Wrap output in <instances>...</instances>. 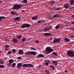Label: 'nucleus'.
<instances>
[{
    "label": "nucleus",
    "instance_id": "obj_1",
    "mask_svg": "<svg viewBox=\"0 0 74 74\" xmlns=\"http://www.w3.org/2000/svg\"><path fill=\"white\" fill-rule=\"evenodd\" d=\"M22 63H19L17 64V67L18 69H21V66L22 67H34V66L31 64H25L23 65Z\"/></svg>",
    "mask_w": 74,
    "mask_h": 74
},
{
    "label": "nucleus",
    "instance_id": "obj_2",
    "mask_svg": "<svg viewBox=\"0 0 74 74\" xmlns=\"http://www.w3.org/2000/svg\"><path fill=\"white\" fill-rule=\"evenodd\" d=\"M22 5L21 4H14L12 8V10H18L22 7Z\"/></svg>",
    "mask_w": 74,
    "mask_h": 74
},
{
    "label": "nucleus",
    "instance_id": "obj_3",
    "mask_svg": "<svg viewBox=\"0 0 74 74\" xmlns=\"http://www.w3.org/2000/svg\"><path fill=\"white\" fill-rule=\"evenodd\" d=\"M67 55L69 57L73 58L74 57V51H67Z\"/></svg>",
    "mask_w": 74,
    "mask_h": 74
},
{
    "label": "nucleus",
    "instance_id": "obj_4",
    "mask_svg": "<svg viewBox=\"0 0 74 74\" xmlns=\"http://www.w3.org/2000/svg\"><path fill=\"white\" fill-rule=\"evenodd\" d=\"M46 49V52L47 53H51L53 51V50L51 49V48L50 47H47Z\"/></svg>",
    "mask_w": 74,
    "mask_h": 74
},
{
    "label": "nucleus",
    "instance_id": "obj_5",
    "mask_svg": "<svg viewBox=\"0 0 74 74\" xmlns=\"http://www.w3.org/2000/svg\"><path fill=\"white\" fill-rule=\"evenodd\" d=\"M30 54V55H34L36 54H37V52H36V51H29L27 52H25V55L26 56H28V55Z\"/></svg>",
    "mask_w": 74,
    "mask_h": 74
},
{
    "label": "nucleus",
    "instance_id": "obj_6",
    "mask_svg": "<svg viewBox=\"0 0 74 74\" xmlns=\"http://www.w3.org/2000/svg\"><path fill=\"white\" fill-rule=\"evenodd\" d=\"M30 26V25L28 23H24L21 26V27L22 29H24L26 27H29Z\"/></svg>",
    "mask_w": 74,
    "mask_h": 74
},
{
    "label": "nucleus",
    "instance_id": "obj_7",
    "mask_svg": "<svg viewBox=\"0 0 74 74\" xmlns=\"http://www.w3.org/2000/svg\"><path fill=\"white\" fill-rule=\"evenodd\" d=\"M53 38V40H54L53 41V43H56V42L59 43V42L61 41L60 39H56V38Z\"/></svg>",
    "mask_w": 74,
    "mask_h": 74
},
{
    "label": "nucleus",
    "instance_id": "obj_8",
    "mask_svg": "<svg viewBox=\"0 0 74 74\" xmlns=\"http://www.w3.org/2000/svg\"><path fill=\"white\" fill-rule=\"evenodd\" d=\"M69 6H70V5H69V4L68 3H66L64 5V8L66 9L69 8Z\"/></svg>",
    "mask_w": 74,
    "mask_h": 74
},
{
    "label": "nucleus",
    "instance_id": "obj_9",
    "mask_svg": "<svg viewBox=\"0 0 74 74\" xmlns=\"http://www.w3.org/2000/svg\"><path fill=\"white\" fill-rule=\"evenodd\" d=\"M43 34L45 36H51L52 35V34L48 33H44Z\"/></svg>",
    "mask_w": 74,
    "mask_h": 74
},
{
    "label": "nucleus",
    "instance_id": "obj_10",
    "mask_svg": "<svg viewBox=\"0 0 74 74\" xmlns=\"http://www.w3.org/2000/svg\"><path fill=\"white\" fill-rule=\"evenodd\" d=\"M38 18V17L37 16H34L32 18V19L34 21H37V19H38V18Z\"/></svg>",
    "mask_w": 74,
    "mask_h": 74
},
{
    "label": "nucleus",
    "instance_id": "obj_11",
    "mask_svg": "<svg viewBox=\"0 0 74 74\" xmlns=\"http://www.w3.org/2000/svg\"><path fill=\"white\" fill-rule=\"evenodd\" d=\"M18 53L20 55H23L24 53L23 52V51L22 50H18Z\"/></svg>",
    "mask_w": 74,
    "mask_h": 74
},
{
    "label": "nucleus",
    "instance_id": "obj_12",
    "mask_svg": "<svg viewBox=\"0 0 74 74\" xmlns=\"http://www.w3.org/2000/svg\"><path fill=\"white\" fill-rule=\"evenodd\" d=\"M12 41H14L15 43H17V42H18V39L16 38H13L12 39Z\"/></svg>",
    "mask_w": 74,
    "mask_h": 74
},
{
    "label": "nucleus",
    "instance_id": "obj_13",
    "mask_svg": "<svg viewBox=\"0 0 74 74\" xmlns=\"http://www.w3.org/2000/svg\"><path fill=\"white\" fill-rule=\"evenodd\" d=\"M60 26H61L60 24H58L56 26L55 28L56 29H59V27H60Z\"/></svg>",
    "mask_w": 74,
    "mask_h": 74
},
{
    "label": "nucleus",
    "instance_id": "obj_14",
    "mask_svg": "<svg viewBox=\"0 0 74 74\" xmlns=\"http://www.w3.org/2000/svg\"><path fill=\"white\" fill-rule=\"evenodd\" d=\"M64 40L65 42H70V40L69 39L67 38H65L64 39Z\"/></svg>",
    "mask_w": 74,
    "mask_h": 74
},
{
    "label": "nucleus",
    "instance_id": "obj_15",
    "mask_svg": "<svg viewBox=\"0 0 74 74\" xmlns=\"http://www.w3.org/2000/svg\"><path fill=\"white\" fill-rule=\"evenodd\" d=\"M74 3V0H70V4L71 5H73Z\"/></svg>",
    "mask_w": 74,
    "mask_h": 74
},
{
    "label": "nucleus",
    "instance_id": "obj_16",
    "mask_svg": "<svg viewBox=\"0 0 74 74\" xmlns=\"http://www.w3.org/2000/svg\"><path fill=\"white\" fill-rule=\"evenodd\" d=\"M52 63L53 64H55V65H58V62L56 61H53Z\"/></svg>",
    "mask_w": 74,
    "mask_h": 74
},
{
    "label": "nucleus",
    "instance_id": "obj_17",
    "mask_svg": "<svg viewBox=\"0 0 74 74\" xmlns=\"http://www.w3.org/2000/svg\"><path fill=\"white\" fill-rule=\"evenodd\" d=\"M38 57H40V58H42V57H45V56L43 54H40L38 55L37 56Z\"/></svg>",
    "mask_w": 74,
    "mask_h": 74
},
{
    "label": "nucleus",
    "instance_id": "obj_18",
    "mask_svg": "<svg viewBox=\"0 0 74 74\" xmlns=\"http://www.w3.org/2000/svg\"><path fill=\"white\" fill-rule=\"evenodd\" d=\"M20 19V17H17L15 18H14V21H18V20H19V19Z\"/></svg>",
    "mask_w": 74,
    "mask_h": 74
},
{
    "label": "nucleus",
    "instance_id": "obj_19",
    "mask_svg": "<svg viewBox=\"0 0 74 74\" xmlns=\"http://www.w3.org/2000/svg\"><path fill=\"white\" fill-rule=\"evenodd\" d=\"M14 62V60L12 59L9 60V62L10 64H12Z\"/></svg>",
    "mask_w": 74,
    "mask_h": 74
},
{
    "label": "nucleus",
    "instance_id": "obj_20",
    "mask_svg": "<svg viewBox=\"0 0 74 74\" xmlns=\"http://www.w3.org/2000/svg\"><path fill=\"white\" fill-rule=\"evenodd\" d=\"M5 19V17L4 16H0V21H1L2 19Z\"/></svg>",
    "mask_w": 74,
    "mask_h": 74
},
{
    "label": "nucleus",
    "instance_id": "obj_21",
    "mask_svg": "<svg viewBox=\"0 0 74 74\" xmlns=\"http://www.w3.org/2000/svg\"><path fill=\"white\" fill-rule=\"evenodd\" d=\"M45 72L47 74H51V73L49 70H45Z\"/></svg>",
    "mask_w": 74,
    "mask_h": 74
},
{
    "label": "nucleus",
    "instance_id": "obj_22",
    "mask_svg": "<svg viewBox=\"0 0 74 74\" xmlns=\"http://www.w3.org/2000/svg\"><path fill=\"white\" fill-rule=\"evenodd\" d=\"M21 3H22L26 4L27 3V0H24V1H22Z\"/></svg>",
    "mask_w": 74,
    "mask_h": 74
},
{
    "label": "nucleus",
    "instance_id": "obj_23",
    "mask_svg": "<svg viewBox=\"0 0 74 74\" xmlns=\"http://www.w3.org/2000/svg\"><path fill=\"white\" fill-rule=\"evenodd\" d=\"M59 15L58 14H55L53 16L52 18H56V17H57V16H59Z\"/></svg>",
    "mask_w": 74,
    "mask_h": 74
},
{
    "label": "nucleus",
    "instance_id": "obj_24",
    "mask_svg": "<svg viewBox=\"0 0 74 74\" xmlns=\"http://www.w3.org/2000/svg\"><path fill=\"white\" fill-rule=\"evenodd\" d=\"M26 38L25 37H23V39H21L22 42H24L26 41Z\"/></svg>",
    "mask_w": 74,
    "mask_h": 74
},
{
    "label": "nucleus",
    "instance_id": "obj_25",
    "mask_svg": "<svg viewBox=\"0 0 74 74\" xmlns=\"http://www.w3.org/2000/svg\"><path fill=\"white\" fill-rule=\"evenodd\" d=\"M49 67H50L51 68H52L53 70H54L55 69V67L54 66L52 65H50Z\"/></svg>",
    "mask_w": 74,
    "mask_h": 74
},
{
    "label": "nucleus",
    "instance_id": "obj_26",
    "mask_svg": "<svg viewBox=\"0 0 74 74\" xmlns=\"http://www.w3.org/2000/svg\"><path fill=\"white\" fill-rule=\"evenodd\" d=\"M16 49H12V52H13V53H16Z\"/></svg>",
    "mask_w": 74,
    "mask_h": 74
},
{
    "label": "nucleus",
    "instance_id": "obj_27",
    "mask_svg": "<svg viewBox=\"0 0 74 74\" xmlns=\"http://www.w3.org/2000/svg\"><path fill=\"white\" fill-rule=\"evenodd\" d=\"M22 36L21 35H19L16 36L17 38H22Z\"/></svg>",
    "mask_w": 74,
    "mask_h": 74
},
{
    "label": "nucleus",
    "instance_id": "obj_28",
    "mask_svg": "<svg viewBox=\"0 0 74 74\" xmlns=\"http://www.w3.org/2000/svg\"><path fill=\"white\" fill-rule=\"evenodd\" d=\"M52 54L53 55H55V56H58V54L57 53L55 52H53L52 53Z\"/></svg>",
    "mask_w": 74,
    "mask_h": 74
},
{
    "label": "nucleus",
    "instance_id": "obj_29",
    "mask_svg": "<svg viewBox=\"0 0 74 74\" xmlns=\"http://www.w3.org/2000/svg\"><path fill=\"white\" fill-rule=\"evenodd\" d=\"M15 65H16V64L15 63H13L12 64V67H15Z\"/></svg>",
    "mask_w": 74,
    "mask_h": 74
},
{
    "label": "nucleus",
    "instance_id": "obj_30",
    "mask_svg": "<svg viewBox=\"0 0 74 74\" xmlns=\"http://www.w3.org/2000/svg\"><path fill=\"white\" fill-rule=\"evenodd\" d=\"M30 49L31 50H34V51H37V50H36L35 48L31 47H30Z\"/></svg>",
    "mask_w": 74,
    "mask_h": 74
},
{
    "label": "nucleus",
    "instance_id": "obj_31",
    "mask_svg": "<svg viewBox=\"0 0 74 74\" xmlns=\"http://www.w3.org/2000/svg\"><path fill=\"white\" fill-rule=\"evenodd\" d=\"M15 12H14V11H12L10 12V14H12L13 15H15Z\"/></svg>",
    "mask_w": 74,
    "mask_h": 74
},
{
    "label": "nucleus",
    "instance_id": "obj_32",
    "mask_svg": "<svg viewBox=\"0 0 74 74\" xmlns=\"http://www.w3.org/2000/svg\"><path fill=\"white\" fill-rule=\"evenodd\" d=\"M5 67V66L0 65V68H3Z\"/></svg>",
    "mask_w": 74,
    "mask_h": 74
},
{
    "label": "nucleus",
    "instance_id": "obj_33",
    "mask_svg": "<svg viewBox=\"0 0 74 74\" xmlns=\"http://www.w3.org/2000/svg\"><path fill=\"white\" fill-rule=\"evenodd\" d=\"M5 47L6 48H10V46H8L7 45H5Z\"/></svg>",
    "mask_w": 74,
    "mask_h": 74
},
{
    "label": "nucleus",
    "instance_id": "obj_34",
    "mask_svg": "<svg viewBox=\"0 0 74 74\" xmlns=\"http://www.w3.org/2000/svg\"><path fill=\"white\" fill-rule=\"evenodd\" d=\"M4 61L3 60H1L0 61V64H4Z\"/></svg>",
    "mask_w": 74,
    "mask_h": 74
},
{
    "label": "nucleus",
    "instance_id": "obj_35",
    "mask_svg": "<svg viewBox=\"0 0 74 74\" xmlns=\"http://www.w3.org/2000/svg\"><path fill=\"white\" fill-rule=\"evenodd\" d=\"M54 3H55V2H54V1H51L50 2V4H51V5L53 4H54Z\"/></svg>",
    "mask_w": 74,
    "mask_h": 74
},
{
    "label": "nucleus",
    "instance_id": "obj_36",
    "mask_svg": "<svg viewBox=\"0 0 74 74\" xmlns=\"http://www.w3.org/2000/svg\"><path fill=\"white\" fill-rule=\"evenodd\" d=\"M56 11H58V10H60V8H57L55 9Z\"/></svg>",
    "mask_w": 74,
    "mask_h": 74
},
{
    "label": "nucleus",
    "instance_id": "obj_37",
    "mask_svg": "<svg viewBox=\"0 0 74 74\" xmlns=\"http://www.w3.org/2000/svg\"><path fill=\"white\" fill-rule=\"evenodd\" d=\"M43 20L39 21L37 22V23H40V22H43Z\"/></svg>",
    "mask_w": 74,
    "mask_h": 74
},
{
    "label": "nucleus",
    "instance_id": "obj_38",
    "mask_svg": "<svg viewBox=\"0 0 74 74\" xmlns=\"http://www.w3.org/2000/svg\"><path fill=\"white\" fill-rule=\"evenodd\" d=\"M15 14H14V15H16V16H18V15H19V14H18V13H17L16 12H15Z\"/></svg>",
    "mask_w": 74,
    "mask_h": 74
},
{
    "label": "nucleus",
    "instance_id": "obj_39",
    "mask_svg": "<svg viewBox=\"0 0 74 74\" xmlns=\"http://www.w3.org/2000/svg\"><path fill=\"white\" fill-rule=\"evenodd\" d=\"M43 30L45 31V32H47V28H46L45 29H43Z\"/></svg>",
    "mask_w": 74,
    "mask_h": 74
},
{
    "label": "nucleus",
    "instance_id": "obj_40",
    "mask_svg": "<svg viewBox=\"0 0 74 74\" xmlns=\"http://www.w3.org/2000/svg\"><path fill=\"white\" fill-rule=\"evenodd\" d=\"M8 55H9V54L10 55V54H11V51H8Z\"/></svg>",
    "mask_w": 74,
    "mask_h": 74
},
{
    "label": "nucleus",
    "instance_id": "obj_41",
    "mask_svg": "<svg viewBox=\"0 0 74 74\" xmlns=\"http://www.w3.org/2000/svg\"><path fill=\"white\" fill-rule=\"evenodd\" d=\"M45 64L46 66H48V65L49 64V63H48V62H46L45 63Z\"/></svg>",
    "mask_w": 74,
    "mask_h": 74
},
{
    "label": "nucleus",
    "instance_id": "obj_42",
    "mask_svg": "<svg viewBox=\"0 0 74 74\" xmlns=\"http://www.w3.org/2000/svg\"><path fill=\"white\" fill-rule=\"evenodd\" d=\"M7 65L8 66H11V64H10V63H8L7 64Z\"/></svg>",
    "mask_w": 74,
    "mask_h": 74
},
{
    "label": "nucleus",
    "instance_id": "obj_43",
    "mask_svg": "<svg viewBox=\"0 0 74 74\" xmlns=\"http://www.w3.org/2000/svg\"><path fill=\"white\" fill-rule=\"evenodd\" d=\"M35 42H36V43H39V41H38V40H35Z\"/></svg>",
    "mask_w": 74,
    "mask_h": 74
},
{
    "label": "nucleus",
    "instance_id": "obj_44",
    "mask_svg": "<svg viewBox=\"0 0 74 74\" xmlns=\"http://www.w3.org/2000/svg\"><path fill=\"white\" fill-rule=\"evenodd\" d=\"M71 18H74V14H73L71 16Z\"/></svg>",
    "mask_w": 74,
    "mask_h": 74
},
{
    "label": "nucleus",
    "instance_id": "obj_45",
    "mask_svg": "<svg viewBox=\"0 0 74 74\" xmlns=\"http://www.w3.org/2000/svg\"><path fill=\"white\" fill-rule=\"evenodd\" d=\"M22 59V58H21V57H18V59Z\"/></svg>",
    "mask_w": 74,
    "mask_h": 74
},
{
    "label": "nucleus",
    "instance_id": "obj_46",
    "mask_svg": "<svg viewBox=\"0 0 74 74\" xmlns=\"http://www.w3.org/2000/svg\"><path fill=\"white\" fill-rule=\"evenodd\" d=\"M70 37H73L74 38V35H72L69 36Z\"/></svg>",
    "mask_w": 74,
    "mask_h": 74
},
{
    "label": "nucleus",
    "instance_id": "obj_47",
    "mask_svg": "<svg viewBox=\"0 0 74 74\" xmlns=\"http://www.w3.org/2000/svg\"><path fill=\"white\" fill-rule=\"evenodd\" d=\"M42 65H39L38 66V67H39V68H41L42 67Z\"/></svg>",
    "mask_w": 74,
    "mask_h": 74
},
{
    "label": "nucleus",
    "instance_id": "obj_48",
    "mask_svg": "<svg viewBox=\"0 0 74 74\" xmlns=\"http://www.w3.org/2000/svg\"><path fill=\"white\" fill-rule=\"evenodd\" d=\"M47 62L48 63H50L51 62V61H50L49 60H47Z\"/></svg>",
    "mask_w": 74,
    "mask_h": 74
},
{
    "label": "nucleus",
    "instance_id": "obj_49",
    "mask_svg": "<svg viewBox=\"0 0 74 74\" xmlns=\"http://www.w3.org/2000/svg\"><path fill=\"white\" fill-rule=\"evenodd\" d=\"M49 29H52V26H50L49 27Z\"/></svg>",
    "mask_w": 74,
    "mask_h": 74
},
{
    "label": "nucleus",
    "instance_id": "obj_50",
    "mask_svg": "<svg viewBox=\"0 0 74 74\" xmlns=\"http://www.w3.org/2000/svg\"><path fill=\"white\" fill-rule=\"evenodd\" d=\"M47 29V30L48 31V30H49V28H46Z\"/></svg>",
    "mask_w": 74,
    "mask_h": 74
},
{
    "label": "nucleus",
    "instance_id": "obj_51",
    "mask_svg": "<svg viewBox=\"0 0 74 74\" xmlns=\"http://www.w3.org/2000/svg\"><path fill=\"white\" fill-rule=\"evenodd\" d=\"M50 9L51 10H53V8H50Z\"/></svg>",
    "mask_w": 74,
    "mask_h": 74
},
{
    "label": "nucleus",
    "instance_id": "obj_52",
    "mask_svg": "<svg viewBox=\"0 0 74 74\" xmlns=\"http://www.w3.org/2000/svg\"><path fill=\"white\" fill-rule=\"evenodd\" d=\"M8 49H7L6 48H5V51H8Z\"/></svg>",
    "mask_w": 74,
    "mask_h": 74
},
{
    "label": "nucleus",
    "instance_id": "obj_53",
    "mask_svg": "<svg viewBox=\"0 0 74 74\" xmlns=\"http://www.w3.org/2000/svg\"><path fill=\"white\" fill-rule=\"evenodd\" d=\"M71 24L73 25H74V21L72 22Z\"/></svg>",
    "mask_w": 74,
    "mask_h": 74
},
{
    "label": "nucleus",
    "instance_id": "obj_54",
    "mask_svg": "<svg viewBox=\"0 0 74 74\" xmlns=\"http://www.w3.org/2000/svg\"><path fill=\"white\" fill-rule=\"evenodd\" d=\"M25 12V10H22V12Z\"/></svg>",
    "mask_w": 74,
    "mask_h": 74
},
{
    "label": "nucleus",
    "instance_id": "obj_55",
    "mask_svg": "<svg viewBox=\"0 0 74 74\" xmlns=\"http://www.w3.org/2000/svg\"><path fill=\"white\" fill-rule=\"evenodd\" d=\"M67 71H67V70H65V73H67Z\"/></svg>",
    "mask_w": 74,
    "mask_h": 74
},
{
    "label": "nucleus",
    "instance_id": "obj_56",
    "mask_svg": "<svg viewBox=\"0 0 74 74\" xmlns=\"http://www.w3.org/2000/svg\"><path fill=\"white\" fill-rule=\"evenodd\" d=\"M50 40H51V41H52V38H50Z\"/></svg>",
    "mask_w": 74,
    "mask_h": 74
},
{
    "label": "nucleus",
    "instance_id": "obj_57",
    "mask_svg": "<svg viewBox=\"0 0 74 74\" xmlns=\"http://www.w3.org/2000/svg\"><path fill=\"white\" fill-rule=\"evenodd\" d=\"M2 1H0V3H2Z\"/></svg>",
    "mask_w": 74,
    "mask_h": 74
},
{
    "label": "nucleus",
    "instance_id": "obj_58",
    "mask_svg": "<svg viewBox=\"0 0 74 74\" xmlns=\"http://www.w3.org/2000/svg\"><path fill=\"white\" fill-rule=\"evenodd\" d=\"M47 61V60H45L44 61L45 62H46Z\"/></svg>",
    "mask_w": 74,
    "mask_h": 74
},
{
    "label": "nucleus",
    "instance_id": "obj_59",
    "mask_svg": "<svg viewBox=\"0 0 74 74\" xmlns=\"http://www.w3.org/2000/svg\"><path fill=\"white\" fill-rule=\"evenodd\" d=\"M1 52H2L1 50H0V53H1Z\"/></svg>",
    "mask_w": 74,
    "mask_h": 74
},
{
    "label": "nucleus",
    "instance_id": "obj_60",
    "mask_svg": "<svg viewBox=\"0 0 74 74\" xmlns=\"http://www.w3.org/2000/svg\"><path fill=\"white\" fill-rule=\"evenodd\" d=\"M48 40L49 41V40H50V39H48Z\"/></svg>",
    "mask_w": 74,
    "mask_h": 74
},
{
    "label": "nucleus",
    "instance_id": "obj_61",
    "mask_svg": "<svg viewBox=\"0 0 74 74\" xmlns=\"http://www.w3.org/2000/svg\"><path fill=\"white\" fill-rule=\"evenodd\" d=\"M1 21H1V20H0V22H1Z\"/></svg>",
    "mask_w": 74,
    "mask_h": 74
},
{
    "label": "nucleus",
    "instance_id": "obj_62",
    "mask_svg": "<svg viewBox=\"0 0 74 74\" xmlns=\"http://www.w3.org/2000/svg\"><path fill=\"white\" fill-rule=\"evenodd\" d=\"M0 60H1V59H0Z\"/></svg>",
    "mask_w": 74,
    "mask_h": 74
},
{
    "label": "nucleus",
    "instance_id": "obj_63",
    "mask_svg": "<svg viewBox=\"0 0 74 74\" xmlns=\"http://www.w3.org/2000/svg\"><path fill=\"white\" fill-rule=\"evenodd\" d=\"M73 30H74V29H73Z\"/></svg>",
    "mask_w": 74,
    "mask_h": 74
},
{
    "label": "nucleus",
    "instance_id": "obj_64",
    "mask_svg": "<svg viewBox=\"0 0 74 74\" xmlns=\"http://www.w3.org/2000/svg\"><path fill=\"white\" fill-rule=\"evenodd\" d=\"M73 8H74V7H73Z\"/></svg>",
    "mask_w": 74,
    "mask_h": 74
}]
</instances>
